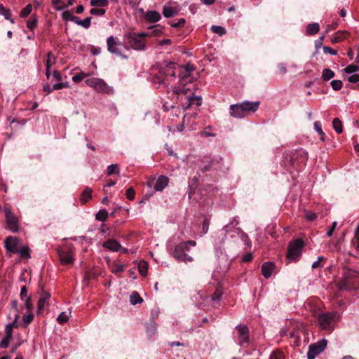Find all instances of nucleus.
Segmentation results:
<instances>
[{
	"label": "nucleus",
	"mask_w": 359,
	"mask_h": 359,
	"mask_svg": "<svg viewBox=\"0 0 359 359\" xmlns=\"http://www.w3.org/2000/svg\"><path fill=\"white\" fill-rule=\"evenodd\" d=\"M177 65L175 62L164 61L154 82L168 86L176 79Z\"/></svg>",
	"instance_id": "obj_1"
},
{
	"label": "nucleus",
	"mask_w": 359,
	"mask_h": 359,
	"mask_svg": "<svg viewBox=\"0 0 359 359\" xmlns=\"http://www.w3.org/2000/svg\"><path fill=\"white\" fill-rule=\"evenodd\" d=\"M196 245V242L194 241H188L181 242L174 246L170 250L172 256L177 261L183 262L187 264L191 262L194 258L186 253V251H189V246L194 247Z\"/></svg>",
	"instance_id": "obj_2"
},
{
	"label": "nucleus",
	"mask_w": 359,
	"mask_h": 359,
	"mask_svg": "<svg viewBox=\"0 0 359 359\" xmlns=\"http://www.w3.org/2000/svg\"><path fill=\"white\" fill-rule=\"evenodd\" d=\"M107 50L113 55L119 56L123 59H127L128 57L122 53L123 48L126 46L117 37L110 36L107 39Z\"/></svg>",
	"instance_id": "obj_3"
},
{
	"label": "nucleus",
	"mask_w": 359,
	"mask_h": 359,
	"mask_svg": "<svg viewBox=\"0 0 359 359\" xmlns=\"http://www.w3.org/2000/svg\"><path fill=\"white\" fill-rule=\"evenodd\" d=\"M124 38L128 44L126 49L132 48L135 50H144L146 49L144 40L140 39L137 33H128L124 36Z\"/></svg>",
	"instance_id": "obj_4"
},
{
	"label": "nucleus",
	"mask_w": 359,
	"mask_h": 359,
	"mask_svg": "<svg viewBox=\"0 0 359 359\" xmlns=\"http://www.w3.org/2000/svg\"><path fill=\"white\" fill-rule=\"evenodd\" d=\"M85 83L87 86L94 88L100 93L110 94L113 92V88L109 86L103 79L100 78L92 77L86 79Z\"/></svg>",
	"instance_id": "obj_5"
},
{
	"label": "nucleus",
	"mask_w": 359,
	"mask_h": 359,
	"mask_svg": "<svg viewBox=\"0 0 359 359\" xmlns=\"http://www.w3.org/2000/svg\"><path fill=\"white\" fill-rule=\"evenodd\" d=\"M337 318V312H328L320 313L318 316V320L322 329L325 330H332L334 323Z\"/></svg>",
	"instance_id": "obj_6"
},
{
	"label": "nucleus",
	"mask_w": 359,
	"mask_h": 359,
	"mask_svg": "<svg viewBox=\"0 0 359 359\" xmlns=\"http://www.w3.org/2000/svg\"><path fill=\"white\" fill-rule=\"evenodd\" d=\"M304 247V242L301 239H297L290 243L287 249V258L296 262L300 257Z\"/></svg>",
	"instance_id": "obj_7"
},
{
	"label": "nucleus",
	"mask_w": 359,
	"mask_h": 359,
	"mask_svg": "<svg viewBox=\"0 0 359 359\" xmlns=\"http://www.w3.org/2000/svg\"><path fill=\"white\" fill-rule=\"evenodd\" d=\"M327 346V341L323 339L318 342L313 344L309 346V351L307 352L308 359H315V358L324 351Z\"/></svg>",
	"instance_id": "obj_8"
},
{
	"label": "nucleus",
	"mask_w": 359,
	"mask_h": 359,
	"mask_svg": "<svg viewBox=\"0 0 359 359\" xmlns=\"http://www.w3.org/2000/svg\"><path fill=\"white\" fill-rule=\"evenodd\" d=\"M5 215L7 228L13 232H17L18 231V223L16 217L13 214L9 208L5 209Z\"/></svg>",
	"instance_id": "obj_9"
},
{
	"label": "nucleus",
	"mask_w": 359,
	"mask_h": 359,
	"mask_svg": "<svg viewBox=\"0 0 359 359\" xmlns=\"http://www.w3.org/2000/svg\"><path fill=\"white\" fill-rule=\"evenodd\" d=\"M103 248L108 249L111 252H121V253H126L128 249L123 248L117 241L114 239H108L102 244Z\"/></svg>",
	"instance_id": "obj_10"
},
{
	"label": "nucleus",
	"mask_w": 359,
	"mask_h": 359,
	"mask_svg": "<svg viewBox=\"0 0 359 359\" xmlns=\"http://www.w3.org/2000/svg\"><path fill=\"white\" fill-rule=\"evenodd\" d=\"M58 255L62 264H71L74 261V256L72 250H60Z\"/></svg>",
	"instance_id": "obj_11"
},
{
	"label": "nucleus",
	"mask_w": 359,
	"mask_h": 359,
	"mask_svg": "<svg viewBox=\"0 0 359 359\" xmlns=\"http://www.w3.org/2000/svg\"><path fill=\"white\" fill-rule=\"evenodd\" d=\"M178 72V77L180 82L183 84V81L190 77L191 72L194 71V68L191 65H187L186 66H178L177 67Z\"/></svg>",
	"instance_id": "obj_12"
},
{
	"label": "nucleus",
	"mask_w": 359,
	"mask_h": 359,
	"mask_svg": "<svg viewBox=\"0 0 359 359\" xmlns=\"http://www.w3.org/2000/svg\"><path fill=\"white\" fill-rule=\"evenodd\" d=\"M241 104L245 116H247L250 113L255 112L258 109L260 105V102L243 101L241 102Z\"/></svg>",
	"instance_id": "obj_13"
},
{
	"label": "nucleus",
	"mask_w": 359,
	"mask_h": 359,
	"mask_svg": "<svg viewBox=\"0 0 359 359\" xmlns=\"http://www.w3.org/2000/svg\"><path fill=\"white\" fill-rule=\"evenodd\" d=\"M19 246V239L15 236H8L5 240L6 250L12 253L17 251Z\"/></svg>",
	"instance_id": "obj_14"
},
{
	"label": "nucleus",
	"mask_w": 359,
	"mask_h": 359,
	"mask_svg": "<svg viewBox=\"0 0 359 359\" xmlns=\"http://www.w3.org/2000/svg\"><path fill=\"white\" fill-rule=\"evenodd\" d=\"M50 298V294L49 292H44L39 297L37 303V312L40 313L43 310L47 309L49 306L48 300Z\"/></svg>",
	"instance_id": "obj_15"
},
{
	"label": "nucleus",
	"mask_w": 359,
	"mask_h": 359,
	"mask_svg": "<svg viewBox=\"0 0 359 359\" xmlns=\"http://www.w3.org/2000/svg\"><path fill=\"white\" fill-rule=\"evenodd\" d=\"M238 337V341L240 345L248 342V329L245 325H238L236 327Z\"/></svg>",
	"instance_id": "obj_16"
},
{
	"label": "nucleus",
	"mask_w": 359,
	"mask_h": 359,
	"mask_svg": "<svg viewBox=\"0 0 359 359\" xmlns=\"http://www.w3.org/2000/svg\"><path fill=\"white\" fill-rule=\"evenodd\" d=\"M230 114L231 116L241 118L245 116L241 103L231 104L230 106Z\"/></svg>",
	"instance_id": "obj_17"
},
{
	"label": "nucleus",
	"mask_w": 359,
	"mask_h": 359,
	"mask_svg": "<svg viewBox=\"0 0 359 359\" xmlns=\"http://www.w3.org/2000/svg\"><path fill=\"white\" fill-rule=\"evenodd\" d=\"M168 181H169V180L166 176H164V175L160 176L158 178V180L154 185V189L157 191H162L163 189H165L168 186Z\"/></svg>",
	"instance_id": "obj_18"
},
{
	"label": "nucleus",
	"mask_w": 359,
	"mask_h": 359,
	"mask_svg": "<svg viewBox=\"0 0 359 359\" xmlns=\"http://www.w3.org/2000/svg\"><path fill=\"white\" fill-rule=\"evenodd\" d=\"M274 270V264L271 262H265L262 266V273L265 278H269Z\"/></svg>",
	"instance_id": "obj_19"
},
{
	"label": "nucleus",
	"mask_w": 359,
	"mask_h": 359,
	"mask_svg": "<svg viewBox=\"0 0 359 359\" xmlns=\"http://www.w3.org/2000/svg\"><path fill=\"white\" fill-rule=\"evenodd\" d=\"M20 297L25 302V305L28 311H31L33 308L30 302L29 297L27 295V290L25 286H23L20 290Z\"/></svg>",
	"instance_id": "obj_20"
},
{
	"label": "nucleus",
	"mask_w": 359,
	"mask_h": 359,
	"mask_svg": "<svg viewBox=\"0 0 359 359\" xmlns=\"http://www.w3.org/2000/svg\"><path fill=\"white\" fill-rule=\"evenodd\" d=\"M145 18L150 22H156L161 19V15L157 11H148L145 15Z\"/></svg>",
	"instance_id": "obj_21"
},
{
	"label": "nucleus",
	"mask_w": 359,
	"mask_h": 359,
	"mask_svg": "<svg viewBox=\"0 0 359 359\" xmlns=\"http://www.w3.org/2000/svg\"><path fill=\"white\" fill-rule=\"evenodd\" d=\"M18 318V315L17 313H15V319H14L13 322L10 323L6 325V328H5L6 336H8V337H13V328L14 327L17 326L16 323H17Z\"/></svg>",
	"instance_id": "obj_22"
},
{
	"label": "nucleus",
	"mask_w": 359,
	"mask_h": 359,
	"mask_svg": "<svg viewBox=\"0 0 359 359\" xmlns=\"http://www.w3.org/2000/svg\"><path fill=\"white\" fill-rule=\"evenodd\" d=\"M320 26L318 23L314 22L307 25L306 27V33L308 34H315L319 32Z\"/></svg>",
	"instance_id": "obj_23"
},
{
	"label": "nucleus",
	"mask_w": 359,
	"mask_h": 359,
	"mask_svg": "<svg viewBox=\"0 0 359 359\" xmlns=\"http://www.w3.org/2000/svg\"><path fill=\"white\" fill-rule=\"evenodd\" d=\"M114 174H116V175L120 174V169H119V166L118 164L109 165L107 168V175L108 176L114 175Z\"/></svg>",
	"instance_id": "obj_24"
},
{
	"label": "nucleus",
	"mask_w": 359,
	"mask_h": 359,
	"mask_svg": "<svg viewBox=\"0 0 359 359\" xmlns=\"http://www.w3.org/2000/svg\"><path fill=\"white\" fill-rule=\"evenodd\" d=\"M332 126L337 133L343 132V126L341 121L338 118H334L332 121Z\"/></svg>",
	"instance_id": "obj_25"
},
{
	"label": "nucleus",
	"mask_w": 359,
	"mask_h": 359,
	"mask_svg": "<svg viewBox=\"0 0 359 359\" xmlns=\"http://www.w3.org/2000/svg\"><path fill=\"white\" fill-rule=\"evenodd\" d=\"M313 126L316 131L320 136V140L324 142L325 140V134L322 130L320 122L316 121L313 123Z\"/></svg>",
	"instance_id": "obj_26"
},
{
	"label": "nucleus",
	"mask_w": 359,
	"mask_h": 359,
	"mask_svg": "<svg viewBox=\"0 0 359 359\" xmlns=\"http://www.w3.org/2000/svg\"><path fill=\"white\" fill-rule=\"evenodd\" d=\"M92 190L89 188L85 189L81 194L80 200L82 203H86L91 198Z\"/></svg>",
	"instance_id": "obj_27"
},
{
	"label": "nucleus",
	"mask_w": 359,
	"mask_h": 359,
	"mask_svg": "<svg viewBox=\"0 0 359 359\" xmlns=\"http://www.w3.org/2000/svg\"><path fill=\"white\" fill-rule=\"evenodd\" d=\"M142 301V298L140 296L137 292H133L130 297V302L133 305L141 303Z\"/></svg>",
	"instance_id": "obj_28"
},
{
	"label": "nucleus",
	"mask_w": 359,
	"mask_h": 359,
	"mask_svg": "<svg viewBox=\"0 0 359 359\" xmlns=\"http://www.w3.org/2000/svg\"><path fill=\"white\" fill-rule=\"evenodd\" d=\"M139 272L142 276H146L148 271V264L145 261H140L138 264Z\"/></svg>",
	"instance_id": "obj_29"
},
{
	"label": "nucleus",
	"mask_w": 359,
	"mask_h": 359,
	"mask_svg": "<svg viewBox=\"0 0 359 359\" xmlns=\"http://www.w3.org/2000/svg\"><path fill=\"white\" fill-rule=\"evenodd\" d=\"M29 250L27 246H18L17 251L14 253H18L22 257H27L29 256Z\"/></svg>",
	"instance_id": "obj_30"
},
{
	"label": "nucleus",
	"mask_w": 359,
	"mask_h": 359,
	"mask_svg": "<svg viewBox=\"0 0 359 359\" xmlns=\"http://www.w3.org/2000/svg\"><path fill=\"white\" fill-rule=\"evenodd\" d=\"M0 14L4 15V18L9 20L11 23H14L13 19L11 18V12L9 10L6 9L2 5H0Z\"/></svg>",
	"instance_id": "obj_31"
},
{
	"label": "nucleus",
	"mask_w": 359,
	"mask_h": 359,
	"mask_svg": "<svg viewBox=\"0 0 359 359\" xmlns=\"http://www.w3.org/2000/svg\"><path fill=\"white\" fill-rule=\"evenodd\" d=\"M334 76V72L330 69H325L323 71L322 79L324 81H329Z\"/></svg>",
	"instance_id": "obj_32"
},
{
	"label": "nucleus",
	"mask_w": 359,
	"mask_h": 359,
	"mask_svg": "<svg viewBox=\"0 0 359 359\" xmlns=\"http://www.w3.org/2000/svg\"><path fill=\"white\" fill-rule=\"evenodd\" d=\"M210 29L213 33L217 34L220 36L224 35L226 32L224 27L218 25H212Z\"/></svg>",
	"instance_id": "obj_33"
},
{
	"label": "nucleus",
	"mask_w": 359,
	"mask_h": 359,
	"mask_svg": "<svg viewBox=\"0 0 359 359\" xmlns=\"http://www.w3.org/2000/svg\"><path fill=\"white\" fill-rule=\"evenodd\" d=\"M71 312L69 313L66 312H62L57 318V320L60 324L65 323L68 321Z\"/></svg>",
	"instance_id": "obj_34"
},
{
	"label": "nucleus",
	"mask_w": 359,
	"mask_h": 359,
	"mask_svg": "<svg viewBox=\"0 0 359 359\" xmlns=\"http://www.w3.org/2000/svg\"><path fill=\"white\" fill-rule=\"evenodd\" d=\"M108 215L109 214L105 210H101L96 214L95 218L99 221L104 222L107 219Z\"/></svg>",
	"instance_id": "obj_35"
},
{
	"label": "nucleus",
	"mask_w": 359,
	"mask_h": 359,
	"mask_svg": "<svg viewBox=\"0 0 359 359\" xmlns=\"http://www.w3.org/2000/svg\"><path fill=\"white\" fill-rule=\"evenodd\" d=\"M223 294V292L220 288H217L212 296V301L214 302H219Z\"/></svg>",
	"instance_id": "obj_36"
},
{
	"label": "nucleus",
	"mask_w": 359,
	"mask_h": 359,
	"mask_svg": "<svg viewBox=\"0 0 359 359\" xmlns=\"http://www.w3.org/2000/svg\"><path fill=\"white\" fill-rule=\"evenodd\" d=\"M92 6L105 7L108 5L107 0H90Z\"/></svg>",
	"instance_id": "obj_37"
},
{
	"label": "nucleus",
	"mask_w": 359,
	"mask_h": 359,
	"mask_svg": "<svg viewBox=\"0 0 359 359\" xmlns=\"http://www.w3.org/2000/svg\"><path fill=\"white\" fill-rule=\"evenodd\" d=\"M55 62V58L51 53H48L46 62V69H50V67Z\"/></svg>",
	"instance_id": "obj_38"
},
{
	"label": "nucleus",
	"mask_w": 359,
	"mask_h": 359,
	"mask_svg": "<svg viewBox=\"0 0 359 359\" xmlns=\"http://www.w3.org/2000/svg\"><path fill=\"white\" fill-rule=\"evenodd\" d=\"M344 71L348 74H353L359 71V66L355 65H350L347 66Z\"/></svg>",
	"instance_id": "obj_39"
},
{
	"label": "nucleus",
	"mask_w": 359,
	"mask_h": 359,
	"mask_svg": "<svg viewBox=\"0 0 359 359\" xmlns=\"http://www.w3.org/2000/svg\"><path fill=\"white\" fill-rule=\"evenodd\" d=\"M32 11V6L31 4L27 5L20 12V16L22 18L27 17Z\"/></svg>",
	"instance_id": "obj_40"
},
{
	"label": "nucleus",
	"mask_w": 359,
	"mask_h": 359,
	"mask_svg": "<svg viewBox=\"0 0 359 359\" xmlns=\"http://www.w3.org/2000/svg\"><path fill=\"white\" fill-rule=\"evenodd\" d=\"M88 75H89L88 74H86L84 72H81L79 74L74 75L72 77V81L75 83H78V82L81 81V80H83L84 78L87 77Z\"/></svg>",
	"instance_id": "obj_41"
},
{
	"label": "nucleus",
	"mask_w": 359,
	"mask_h": 359,
	"mask_svg": "<svg viewBox=\"0 0 359 359\" xmlns=\"http://www.w3.org/2000/svg\"><path fill=\"white\" fill-rule=\"evenodd\" d=\"M172 90L173 93L175 94H181L182 93V94L187 95L189 91V88H186L185 87L180 88V87L174 86V87H172Z\"/></svg>",
	"instance_id": "obj_42"
},
{
	"label": "nucleus",
	"mask_w": 359,
	"mask_h": 359,
	"mask_svg": "<svg viewBox=\"0 0 359 359\" xmlns=\"http://www.w3.org/2000/svg\"><path fill=\"white\" fill-rule=\"evenodd\" d=\"M91 20H92L91 17H87L84 20H83L81 22H79V25L83 27L85 29H88L90 26Z\"/></svg>",
	"instance_id": "obj_43"
},
{
	"label": "nucleus",
	"mask_w": 359,
	"mask_h": 359,
	"mask_svg": "<svg viewBox=\"0 0 359 359\" xmlns=\"http://www.w3.org/2000/svg\"><path fill=\"white\" fill-rule=\"evenodd\" d=\"M12 337H8V336H5L0 342V348H6L8 347L10 341Z\"/></svg>",
	"instance_id": "obj_44"
},
{
	"label": "nucleus",
	"mask_w": 359,
	"mask_h": 359,
	"mask_svg": "<svg viewBox=\"0 0 359 359\" xmlns=\"http://www.w3.org/2000/svg\"><path fill=\"white\" fill-rule=\"evenodd\" d=\"M163 13L165 18H170L174 15L175 11L170 7H165L163 8Z\"/></svg>",
	"instance_id": "obj_45"
},
{
	"label": "nucleus",
	"mask_w": 359,
	"mask_h": 359,
	"mask_svg": "<svg viewBox=\"0 0 359 359\" xmlns=\"http://www.w3.org/2000/svg\"><path fill=\"white\" fill-rule=\"evenodd\" d=\"M331 86L333 90H339L342 88V82L340 80H333L331 82Z\"/></svg>",
	"instance_id": "obj_46"
},
{
	"label": "nucleus",
	"mask_w": 359,
	"mask_h": 359,
	"mask_svg": "<svg viewBox=\"0 0 359 359\" xmlns=\"http://www.w3.org/2000/svg\"><path fill=\"white\" fill-rule=\"evenodd\" d=\"M270 359H284L283 353L280 351H275L271 354Z\"/></svg>",
	"instance_id": "obj_47"
},
{
	"label": "nucleus",
	"mask_w": 359,
	"mask_h": 359,
	"mask_svg": "<svg viewBox=\"0 0 359 359\" xmlns=\"http://www.w3.org/2000/svg\"><path fill=\"white\" fill-rule=\"evenodd\" d=\"M90 13L93 15H103L105 13V10L103 8H92Z\"/></svg>",
	"instance_id": "obj_48"
},
{
	"label": "nucleus",
	"mask_w": 359,
	"mask_h": 359,
	"mask_svg": "<svg viewBox=\"0 0 359 359\" xmlns=\"http://www.w3.org/2000/svg\"><path fill=\"white\" fill-rule=\"evenodd\" d=\"M156 332V324L154 322H151L149 325L147 327V332L148 335L151 336Z\"/></svg>",
	"instance_id": "obj_49"
},
{
	"label": "nucleus",
	"mask_w": 359,
	"mask_h": 359,
	"mask_svg": "<svg viewBox=\"0 0 359 359\" xmlns=\"http://www.w3.org/2000/svg\"><path fill=\"white\" fill-rule=\"evenodd\" d=\"M73 16H74V15L69 11H65L62 14V17L63 20H65L72 21Z\"/></svg>",
	"instance_id": "obj_50"
},
{
	"label": "nucleus",
	"mask_w": 359,
	"mask_h": 359,
	"mask_svg": "<svg viewBox=\"0 0 359 359\" xmlns=\"http://www.w3.org/2000/svg\"><path fill=\"white\" fill-rule=\"evenodd\" d=\"M126 197L128 200L133 201L135 198V191L132 187L128 188L126 193Z\"/></svg>",
	"instance_id": "obj_51"
},
{
	"label": "nucleus",
	"mask_w": 359,
	"mask_h": 359,
	"mask_svg": "<svg viewBox=\"0 0 359 359\" xmlns=\"http://www.w3.org/2000/svg\"><path fill=\"white\" fill-rule=\"evenodd\" d=\"M34 316L32 313H29L28 315H25L23 316V323L25 326H27L33 320Z\"/></svg>",
	"instance_id": "obj_52"
},
{
	"label": "nucleus",
	"mask_w": 359,
	"mask_h": 359,
	"mask_svg": "<svg viewBox=\"0 0 359 359\" xmlns=\"http://www.w3.org/2000/svg\"><path fill=\"white\" fill-rule=\"evenodd\" d=\"M305 217L308 221H313L316 219L317 215L313 212H306Z\"/></svg>",
	"instance_id": "obj_53"
},
{
	"label": "nucleus",
	"mask_w": 359,
	"mask_h": 359,
	"mask_svg": "<svg viewBox=\"0 0 359 359\" xmlns=\"http://www.w3.org/2000/svg\"><path fill=\"white\" fill-rule=\"evenodd\" d=\"M187 99L189 102L190 104H194V101L196 100V105H201V99L198 97H190V96H188L187 97Z\"/></svg>",
	"instance_id": "obj_54"
},
{
	"label": "nucleus",
	"mask_w": 359,
	"mask_h": 359,
	"mask_svg": "<svg viewBox=\"0 0 359 359\" xmlns=\"http://www.w3.org/2000/svg\"><path fill=\"white\" fill-rule=\"evenodd\" d=\"M347 80L351 83H357L359 81V74H353L347 77Z\"/></svg>",
	"instance_id": "obj_55"
},
{
	"label": "nucleus",
	"mask_w": 359,
	"mask_h": 359,
	"mask_svg": "<svg viewBox=\"0 0 359 359\" xmlns=\"http://www.w3.org/2000/svg\"><path fill=\"white\" fill-rule=\"evenodd\" d=\"M36 20H29L27 22V27L31 30L34 29L36 27Z\"/></svg>",
	"instance_id": "obj_56"
},
{
	"label": "nucleus",
	"mask_w": 359,
	"mask_h": 359,
	"mask_svg": "<svg viewBox=\"0 0 359 359\" xmlns=\"http://www.w3.org/2000/svg\"><path fill=\"white\" fill-rule=\"evenodd\" d=\"M323 52L325 54H330V55H334L337 54V50L332 49V48L330 47H328V46H324L323 47Z\"/></svg>",
	"instance_id": "obj_57"
},
{
	"label": "nucleus",
	"mask_w": 359,
	"mask_h": 359,
	"mask_svg": "<svg viewBox=\"0 0 359 359\" xmlns=\"http://www.w3.org/2000/svg\"><path fill=\"white\" fill-rule=\"evenodd\" d=\"M184 23H185V20L184 18H180V20H178V21L177 22H173L170 25L172 27H180L183 26L184 25Z\"/></svg>",
	"instance_id": "obj_58"
},
{
	"label": "nucleus",
	"mask_w": 359,
	"mask_h": 359,
	"mask_svg": "<svg viewBox=\"0 0 359 359\" xmlns=\"http://www.w3.org/2000/svg\"><path fill=\"white\" fill-rule=\"evenodd\" d=\"M52 77H53V79H54L55 81H60L62 80L61 74L57 71H55V70H54L53 72Z\"/></svg>",
	"instance_id": "obj_59"
},
{
	"label": "nucleus",
	"mask_w": 359,
	"mask_h": 359,
	"mask_svg": "<svg viewBox=\"0 0 359 359\" xmlns=\"http://www.w3.org/2000/svg\"><path fill=\"white\" fill-rule=\"evenodd\" d=\"M337 222H332V226L331 228L328 230V231L327 232V236L328 237H330L332 233H333V231H334V229H336V226H337Z\"/></svg>",
	"instance_id": "obj_60"
},
{
	"label": "nucleus",
	"mask_w": 359,
	"mask_h": 359,
	"mask_svg": "<svg viewBox=\"0 0 359 359\" xmlns=\"http://www.w3.org/2000/svg\"><path fill=\"white\" fill-rule=\"evenodd\" d=\"M323 259V257H318V260L314 262L313 264H312V266L311 267L313 269H316V268H319V267H322V265L320 264V260H322Z\"/></svg>",
	"instance_id": "obj_61"
},
{
	"label": "nucleus",
	"mask_w": 359,
	"mask_h": 359,
	"mask_svg": "<svg viewBox=\"0 0 359 359\" xmlns=\"http://www.w3.org/2000/svg\"><path fill=\"white\" fill-rule=\"evenodd\" d=\"M208 226H209V221L208 219H205L203 222V231L204 233H206L208 231Z\"/></svg>",
	"instance_id": "obj_62"
},
{
	"label": "nucleus",
	"mask_w": 359,
	"mask_h": 359,
	"mask_svg": "<svg viewBox=\"0 0 359 359\" xmlns=\"http://www.w3.org/2000/svg\"><path fill=\"white\" fill-rule=\"evenodd\" d=\"M252 259V255L250 253L245 254L243 257V262H250Z\"/></svg>",
	"instance_id": "obj_63"
},
{
	"label": "nucleus",
	"mask_w": 359,
	"mask_h": 359,
	"mask_svg": "<svg viewBox=\"0 0 359 359\" xmlns=\"http://www.w3.org/2000/svg\"><path fill=\"white\" fill-rule=\"evenodd\" d=\"M123 271V265H117L116 268L112 269V272L114 273L121 272Z\"/></svg>",
	"instance_id": "obj_64"
}]
</instances>
